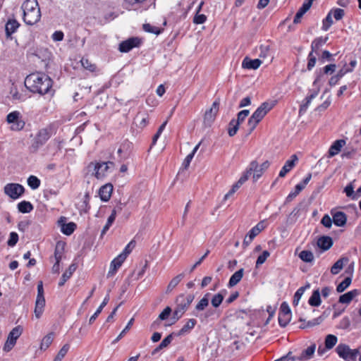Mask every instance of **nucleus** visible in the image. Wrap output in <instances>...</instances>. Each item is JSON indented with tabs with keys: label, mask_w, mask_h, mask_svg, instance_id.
I'll list each match as a JSON object with an SVG mask.
<instances>
[{
	"label": "nucleus",
	"mask_w": 361,
	"mask_h": 361,
	"mask_svg": "<svg viewBox=\"0 0 361 361\" xmlns=\"http://www.w3.org/2000/svg\"><path fill=\"white\" fill-rule=\"evenodd\" d=\"M206 20L207 16L204 14H200V13H196L193 18V23L197 25L202 24L205 23Z\"/></svg>",
	"instance_id": "nucleus-63"
},
{
	"label": "nucleus",
	"mask_w": 361,
	"mask_h": 361,
	"mask_svg": "<svg viewBox=\"0 0 361 361\" xmlns=\"http://www.w3.org/2000/svg\"><path fill=\"white\" fill-rule=\"evenodd\" d=\"M197 321L195 319H188L185 324L181 328V329L177 334L178 336H183L188 334L196 325Z\"/></svg>",
	"instance_id": "nucleus-29"
},
{
	"label": "nucleus",
	"mask_w": 361,
	"mask_h": 361,
	"mask_svg": "<svg viewBox=\"0 0 361 361\" xmlns=\"http://www.w3.org/2000/svg\"><path fill=\"white\" fill-rule=\"evenodd\" d=\"M135 246V241L132 240L124 248L123 251L120 254V255H123L125 259L128 257V255L132 252L133 249Z\"/></svg>",
	"instance_id": "nucleus-53"
},
{
	"label": "nucleus",
	"mask_w": 361,
	"mask_h": 361,
	"mask_svg": "<svg viewBox=\"0 0 361 361\" xmlns=\"http://www.w3.org/2000/svg\"><path fill=\"white\" fill-rule=\"evenodd\" d=\"M321 302L320 293L319 289H317L313 291L308 302L312 307H318L320 305Z\"/></svg>",
	"instance_id": "nucleus-34"
},
{
	"label": "nucleus",
	"mask_w": 361,
	"mask_h": 361,
	"mask_svg": "<svg viewBox=\"0 0 361 361\" xmlns=\"http://www.w3.org/2000/svg\"><path fill=\"white\" fill-rule=\"evenodd\" d=\"M224 298V294L223 292H220L213 296L211 302L214 307H218L222 302Z\"/></svg>",
	"instance_id": "nucleus-43"
},
{
	"label": "nucleus",
	"mask_w": 361,
	"mask_h": 361,
	"mask_svg": "<svg viewBox=\"0 0 361 361\" xmlns=\"http://www.w3.org/2000/svg\"><path fill=\"white\" fill-rule=\"evenodd\" d=\"M352 280L350 277H346L341 283H340L337 287L336 290L338 293L343 292L351 283Z\"/></svg>",
	"instance_id": "nucleus-48"
},
{
	"label": "nucleus",
	"mask_w": 361,
	"mask_h": 361,
	"mask_svg": "<svg viewBox=\"0 0 361 361\" xmlns=\"http://www.w3.org/2000/svg\"><path fill=\"white\" fill-rule=\"evenodd\" d=\"M6 121L11 123V129L13 130H20L25 126V122L20 118V113L14 111L9 113L6 116Z\"/></svg>",
	"instance_id": "nucleus-9"
},
{
	"label": "nucleus",
	"mask_w": 361,
	"mask_h": 361,
	"mask_svg": "<svg viewBox=\"0 0 361 361\" xmlns=\"http://www.w3.org/2000/svg\"><path fill=\"white\" fill-rule=\"evenodd\" d=\"M322 321H323V319L322 318V317H319L317 318L313 319L312 320L308 321L306 323V324H303V325L300 326V328L305 329V328H307V327H312V326L319 325V324L322 323Z\"/></svg>",
	"instance_id": "nucleus-54"
},
{
	"label": "nucleus",
	"mask_w": 361,
	"mask_h": 361,
	"mask_svg": "<svg viewBox=\"0 0 361 361\" xmlns=\"http://www.w3.org/2000/svg\"><path fill=\"white\" fill-rule=\"evenodd\" d=\"M133 322H134V319L132 318L130 319V321L128 322V323L127 324L126 326L125 327V329L123 330H122V331L120 333V334L116 337V338H115L113 342H112V344H115L118 341H120L123 337V336L126 334V333L130 329V327L132 326L133 324Z\"/></svg>",
	"instance_id": "nucleus-47"
},
{
	"label": "nucleus",
	"mask_w": 361,
	"mask_h": 361,
	"mask_svg": "<svg viewBox=\"0 0 361 361\" xmlns=\"http://www.w3.org/2000/svg\"><path fill=\"white\" fill-rule=\"evenodd\" d=\"M333 245V241L329 236H322L317 240V245L323 250H328Z\"/></svg>",
	"instance_id": "nucleus-27"
},
{
	"label": "nucleus",
	"mask_w": 361,
	"mask_h": 361,
	"mask_svg": "<svg viewBox=\"0 0 361 361\" xmlns=\"http://www.w3.org/2000/svg\"><path fill=\"white\" fill-rule=\"evenodd\" d=\"M82 67L90 71V72H95L97 71V66L94 63H92L91 61H90L87 59L82 58L80 61Z\"/></svg>",
	"instance_id": "nucleus-42"
},
{
	"label": "nucleus",
	"mask_w": 361,
	"mask_h": 361,
	"mask_svg": "<svg viewBox=\"0 0 361 361\" xmlns=\"http://www.w3.org/2000/svg\"><path fill=\"white\" fill-rule=\"evenodd\" d=\"M25 85L33 93L41 95L50 94L51 96L54 94V90L52 89V79L42 73L37 72L27 75L25 80Z\"/></svg>",
	"instance_id": "nucleus-1"
},
{
	"label": "nucleus",
	"mask_w": 361,
	"mask_h": 361,
	"mask_svg": "<svg viewBox=\"0 0 361 361\" xmlns=\"http://www.w3.org/2000/svg\"><path fill=\"white\" fill-rule=\"evenodd\" d=\"M265 228L264 221H259L256 226L251 228L248 233V237L250 239H254Z\"/></svg>",
	"instance_id": "nucleus-30"
},
{
	"label": "nucleus",
	"mask_w": 361,
	"mask_h": 361,
	"mask_svg": "<svg viewBox=\"0 0 361 361\" xmlns=\"http://www.w3.org/2000/svg\"><path fill=\"white\" fill-rule=\"evenodd\" d=\"M303 190L302 185H296L293 192L289 193L286 199V202H291L302 190Z\"/></svg>",
	"instance_id": "nucleus-44"
},
{
	"label": "nucleus",
	"mask_w": 361,
	"mask_h": 361,
	"mask_svg": "<svg viewBox=\"0 0 361 361\" xmlns=\"http://www.w3.org/2000/svg\"><path fill=\"white\" fill-rule=\"evenodd\" d=\"M142 27L145 32L153 33L157 35H159L161 32V29H160L158 27L152 26L149 23L144 24Z\"/></svg>",
	"instance_id": "nucleus-49"
},
{
	"label": "nucleus",
	"mask_w": 361,
	"mask_h": 361,
	"mask_svg": "<svg viewBox=\"0 0 361 361\" xmlns=\"http://www.w3.org/2000/svg\"><path fill=\"white\" fill-rule=\"evenodd\" d=\"M328 40V37H317L314 39L311 44V51L317 53L319 48L323 46Z\"/></svg>",
	"instance_id": "nucleus-32"
},
{
	"label": "nucleus",
	"mask_w": 361,
	"mask_h": 361,
	"mask_svg": "<svg viewBox=\"0 0 361 361\" xmlns=\"http://www.w3.org/2000/svg\"><path fill=\"white\" fill-rule=\"evenodd\" d=\"M142 43V40L138 37H131L127 40L123 41L119 44V51L121 52H128L134 47H137Z\"/></svg>",
	"instance_id": "nucleus-13"
},
{
	"label": "nucleus",
	"mask_w": 361,
	"mask_h": 361,
	"mask_svg": "<svg viewBox=\"0 0 361 361\" xmlns=\"http://www.w3.org/2000/svg\"><path fill=\"white\" fill-rule=\"evenodd\" d=\"M338 341V338L336 336L333 334H328L325 338V348L327 350H330L333 348Z\"/></svg>",
	"instance_id": "nucleus-36"
},
{
	"label": "nucleus",
	"mask_w": 361,
	"mask_h": 361,
	"mask_svg": "<svg viewBox=\"0 0 361 361\" xmlns=\"http://www.w3.org/2000/svg\"><path fill=\"white\" fill-rule=\"evenodd\" d=\"M76 228V224L73 222L63 224L61 226V232L67 235H71Z\"/></svg>",
	"instance_id": "nucleus-37"
},
{
	"label": "nucleus",
	"mask_w": 361,
	"mask_h": 361,
	"mask_svg": "<svg viewBox=\"0 0 361 361\" xmlns=\"http://www.w3.org/2000/svg\"><path fill=\"white\" fill-rule=\"evenodd\" d=\"M316 61V56L314 55L312 51H310L308 54V63L307 66L308 71H311L314 67Z\"/></svg>",
	"instance_id": "nucleus-56"
},
{
	"label": "nucleus",
	"mask_w": 361,
	"mask_h": 361,
	"mask_svg": "<svg viewBox=\"0 0 361 361\" xmlns=\"http://www.w3.org/2000/svg\"><path fill=\"white\" fill-rule=\"evenodd\" d=\"M270 253L267 250H264L257 259L256 261V267L262 265L267 259L269 257Z\"/></svg>",
	"instance_id": "nucleus-55"
},
{
	"label": "nucleus",
	"mask_w": 361,
	"mask_h": 361,
	"mask_svg": "<svg viewBox=\"0 0 361 361\" xmlns=\"http://www.w3.org/2000/svg\"><path fill=\"white\" fill-rule=\"evenodd\" d=\"M70 348V345L68 344H65L59 351L57 355L54 358L56 361H61L62 359L65 357L66 353H68Z\"/></svg>",
	"instance_id": "nucleus-50"
},
{
	"label": "nucleus",
	"mask_w": 361,
	"mask_h": 361,
	"mask_svg": "<svg viewBox=\"0 0 361 361\" xmlns=\"http://www.w3.org/2000/svg\"><path fill=\"white\" fill-rule=\"evenodd\" d=\"M331 213L333 217V222L336 226H343L345 225L347 221V216L344 212H334V210H332Z\"/></svg>",
	"instance_id": "nucleus-17"
},
{
	"label": "nucleus",
	"mask_w": 361,
	"mask_h": 361,
	"mask_svg": "<svg viewBox=\"0 0 361 361\" xmlns=\"http://www.w3.org/2000/svg\"><path fill=\"white\" fill-rule=\"evenodd\" d=\"M332 221L333 219H331L328 214H325L321 220V223L322 224V225L326 228L331 227Z\"/></svg>",
	"instance_id": "nucleus-64"
},
{
	"label": "nucleus",
	"mask_w": 361,
	"mask_h": 361,
	"mask_svg": "<svg viewBox=\"0 0 361 361\" xmlns=\"http://www.w3.org/2000/svg\"><path fill=\"white\" fill-rule=\"evenodd\" d=\"M22 332L23 329L20 326H16L11 331L4 346V351L9 352L13 348L17 339L20 337Z\"/></svg>",
	"instance_id": "nucleus-8"
},
{
	"label": "nucleus",
	"mask_w": 361,
	"mask_h": 361,
	"mask_svg": "<svg viewBox=\"0 0 361 361\" xmlns=\"http://www.w3.org/2000/svg\"><path fill=\"white\" fill-rule=\"evenodd\" d=\"M45 306V299L44 297V288L42 282L40 281L37 285V295L35 301V315L39 319L41 317L44 308Z\"/></svg>",
	"instance_id": "nucleus-7"
},
{
	"label": "nucleus",
	"mask_w": 361,
	"mask_h": 361,
	"mask_svg": "<svg viewBox=\"0 0 361 361\" xmlns=\"http://www.w3.org/2000/svg\"><path fill=\"white\" fill-rule=\"evenodd\" d=\"M333 24V20L331 17V12H329L326 17L323 20L322 22V30L327 31Z\"/></svg>",
	"instance_id": "nucleus-51"
},
{
	"label": "nucleus",
	"mask_w": 361,
	"mask_h": 361,
	"mask_svg": "<svg viewBox=\"0 0 361 361\" xmlns=\"http://www.w3.org/2000/svg\"><path fill=\"white\" fill-rule=\"evenodd\" d=\"M261 64V60L258 59H251L248 57H245L242 62L243 68L252 70L257 69Z\"/></svg>",
	"instance_id": "nucleus-19"
},
{
	"label": "nucleus",
	"mask_w": 361,
	"mask_h": 361,
	"mask_svg": "<svg viewBox=\"0 0 361 361\" xmlns=\"http://www.w3.org/2000/svg\"><path fill=\"white\" fill-rule=\"evenodd\" d=\"M228 126H229V127L228 129V133L229 136L233 137L236 134V133L239 128V125L238 124V122H235V119H232L230 121Z\"/></svg>",
	"instance_id": "nucleus-46"
},
{
	"label": "nucleus",
	"mask_w": 361,
	"mask_h": 361,
	"mask_svg": "<svg viewBox=\"0 0 361 361\" xmlns=\"http://www.w3.org/2000/svg\"><path fill=\"white\" fill-rule=\"evenodd\" d=\"M40 180L35 176L31 175L27 178V185L32 190L37 189L40 185Z\"/></svg>",
	"instance_id": "nucleus-40"
},
{
	"label": "nucleus",
	"mask_w": 361,
	"mask_h": 361,
	"mask_svg": "<svg viewBox=\"0 0 361 361\" xmlns=\"http://www.w3.org/2000/svg\"><path fill=\"white\" fill-rule=\"evenodd\" d=\"M316 345L314 343L311 345L301 353L300 355L298 357V360L304 361L311 359L314 353Z\"/></svg>",
	"instance_id": "nucleus-22"
},
{
	"label": "nucleus",
	"mask_w": 361,
	"mask_h": 361,
	"mask_svg": "<svg viewBox=\"0 0 361 361\" xmlns=\"http://www.w3.org/2000/svg\"><path fill=\"white\" fill-rule=\"evenodd\" d=\"M52 134L53 128L51 126H47L40 129L34 138L32 147L35 149H38L39 147L44 145L51 137Z\"/></svg>",
	"instance_id": "nucleus-5"
},
{
	"label": "nucleus",
	"mask_w": 361,
	"mask_h": 361,
	"mask_svg": "<svg viewBox=\"0 0 361 361\" xmlns=\"http://www.w3.org/2000/svg\"><path fill=\"white\" fill-rule=\"evenodd\" d=\"M219 102L216 100L213 102L209 109L207 110L204 116V124L210 126L215 120L216 116L219 109Z\"/></svg>",
	"instance_id": "nucleus-11"
},
{
	"label": "nucleus",
	"mask_w": 361,
	"mask_h": 361,
	"mask_svg": "<svg viewBox=\"0 0 361 361\" xmlns=\"http://www.w3.org/2000/svg\"><path fill=\"white\" fill-rule=\"evenodd\" d=\"M54 340V334L53 333L49 334L47 336H45L40 345V349L41 350H46L47 349L49 345L51 344Z\"/></svg>",
	"instance_id": "nucleus-38"
},
{
	"label": "nucleus",
	"mask_w": 361,
	"mask_h": 361,
	"mask_svg": "<svg viewBox=\"0 0 361 361\" xmlns=\"http://www.w3.org/2000/svg\"><path fill=\"white\" fill-rule=\"evenodd\" d=\"M279 314L291 316L290 309L286 302H282L281 305Z\"/></svg>",
	"instance_id": "nucleus-59"
},
{
	"label": "nucleus",
	"mask_w": 361,
	"mask_h": 361,
	"mask_svg": "<svg viewBox=\"0 0 361 361\" xmlns=\"http://www.w3.org/2000/svg\"><path fill=\"white\" fill-rule=\"evenodd\" d=\"M336 64H329L323 68V69H320L319 72H317V77L315 79L314 84H315L319 80L322 73L324 74H332L336 71Z\"/></svg>",
	"instance_id": "nucleus-33"
},
{
	"label": "nucleus",
	"mask_w": 361,
	"mask_h": 361,
	"mask_svg": "<svg viewBox=\"0 0 361 361\" xmlns=\"http://www.w3.org/2000/svg\"><path fill=\"white\" fill-rule=\"evenodd\" d=\"M210 293H206L195 306L197 311L204 310L209 305Z\"/></svg>",
	"instance_id": "nucleus-35"
},
{
	"label": "nucleus",
	"mask_w": 361,
	"mask_h": 361,
	"mask_svg": "<svg viewBox=\"0 0 361 361\" xmlns=\"http://www.w3.org/2000/svg\"><path fill=\"white\" fill-rule=\"evenodd\" d=\"M125 260V257L120 255L114 258L111 262L110 268L107 274V277L109 278L114 276Z\"/></svg>",
	"instance_id": "nucleus-14"
},
{
	"label": "nucleus",
	"mask_w": 361,
	"mask_h": 361,
	"mask_svg": "<svg viewBox=\"0 0 361 361\" xmlns=\"http://www.w3.org/2000/svg\"><path fill=\"white\" fill-rule=\"evenodd\" d=\"M330 12H331V15H334V17L336 20H340L345 15L344 10L341 8H335L331 10Z\"/></svg>",
	"instance_id": "nucleus-62"
},
{
	"label": "nucleus",
	"mask_w": 361,
	"mask_h": 361,
	"mask_svg": "<svg viewBox=\"0 0 361 361\" xmlns=\"http://www.w3.org/2000/svg\"><path fill=\"white\" fill-rule=\"evenodd\" d=\"M345 144L344 140H337L330 147L329 150V157H334L339 153L343 146Z\"/></svg>",
	"instance_id": "nucleus-24"
},
{
	"label": "nucleus",
	"mask_w": 361,
	"mask_h": 361,
	"mask_svg": "<svg viewBox=\"0 0 361 361\" xmlns=\"http://www.w3.org/2000/svg\"><path fill=\"white\" fill-rule=\"evenodd\" d=\"M291 316L279 314V324L281 327H285L290 321Z\"/></svg>",
	"instance_id": "nucleus-58"
},
{
	"label": "nucleus",
	"mask_w": 361,
	"mask_h": 361,
	"mask_svg": "<svg viewBox=\"0 0 361 361\" xmlns=\"http://www.w3.org/2000/svg\"><path fill=\"white\" fill-rule=\"evenodd\" d=\"M307 288H310V284H307L306 286L300 287L297 290L293 297V305H297L298 304L300 299Z\"/></svg>",
	"instance_id": "nucleus-45"
},
{
	"label": "nucleus",
	"mask_w": 361,
	"mask_h": 361,
	"mask_svg": "<svg viewBox=\"0 0 361 361\" xmlns=\"http://www.w3.org/2000/svg\"><path fill=\"white\" fill-rule=\"evenodd\" d=\"M113 191V186L111 184H106L102 186L99 191V195L103 202L109 200Z\"/></svg>",
	"instance_id": "nucleus-18"
},
{
	"label": "nucleus",
	"mask_w": 361,
	"mask_h": 361,
	"mask_svg": "<svg viewBox=\"0 0 361 361\" xmlns=\"http://www.w3.org/2000/svg\"><path fill=\"white\" fill-rule=\"evenodd\" d=\"M194 298L195 297L192 294H189L188 295L180 294L176 298V307L185 313L193 301Z\"/></svg>",
	"instance_id": "nucleus-12"
},
{
	"label": "nucleus",
	"mask_w": 361,
	"mask_h": 361,
	"mask_svg": "<svg viewBox=\"0 0 361 361\" xmlns=\"http://www.w3.org/2000/svg\"><path fill=\"white\" fill-rule=\"evenodd\" d=\"M348 257H342L333 264L331 268V273L334 275L338 274L343 269L344 264L348 263Z\"/></svg>",
	"instance_id": "nucleus-21"
},
{
	"label": "nucleus",
	"mask_w": 361,
	"mask_h": 361,
	"mask_svg": "<svg viewBox=\"0 0 361 361\" xmlns=\"http://www.w3.org/2000/svg\"><path fill=\"white\" fill-rule=\"evenodd\" d=\"M249 110L245 109L240 111L237 115V119H235V122H238V124L240 125L245 121V118L249 115Z\"/></svg>",
	"instance_id": "nucleus-57"
},
{
	"label": "nucleus",
	"mask_w": 361,
	"mask_h": 361,
	"mask_svg": "<svg viewBox=\"0 0 361 361\" xmlns=\"http://www.w3.org/2000/svg\"><path fill=\"white\" fill-rule=\"evenodd\" d=\"M18 241V235L16 232H11L10 233L9 239L7 244L10 247H13L16 245Z\"/></svg>",
	"instance_id": "nucleus-61"
},
{
	"label": "nucleus",
	"mask_w": 361,
	"mask_h": 361,
	"mask_svg": "<svg viewBox=\"0 0 361 361\" xmlns=\"http://www.w3.org/2000/svg\"><path fill=\"white\" fill-rule=\"evenodd\" d=\"M257 167V161H252L249 167L247 169L245 172L243 174V176H246L247 180L249 178V177L251 176V174L254 173V170L256 169Z\"/></svg>",
	"instance_id": "nucleus-60"
},
{
	"label": "nucleus",
	"mask_w": 361,
	"mask_h": 361,
	"mask_svg": "<svg viewBox=\"0 0 361 361\" xmlns=\"http://www.w3.org/2000/svg\"><path fill=\"white\" fill-rule=\"evenodd\" d=\"M312 4V0H307L302 4L294 17L293 23L298 24L300 22L302 17L310 8Z\"/></svg>",
	"instance_id": "nucleus-16"
},
{
	"label": "nucleus",
	"mask_w": 361,
	"mask_h": 361,
	"mask_svg": "<svg viewBox=\"0 0 361 361\" xmlns=\"http://www.w3.org/2000/svg\"><path fill=\"white\" fill-rule=\"evenodd\" d=\"M244 269H240L235 271L230 278L228 286L229 287H233L237 285L242 279L243 276Z\"/></svg>",
	"instance_id": "nucleus-28"
},
{
	"label": "nucleus",
	"mask_w": 361,
	"mask_h": 361,
	"mask_svg": "<svg viewBox=\"0 0 361 361\" xmlns=\"http://www.w3.org/2000/svg\"><path fill=\"white\" fill-rule=\"evenodd\" d=\"M270 164L268 161H265L260 166L258 165L257 162L256 169L254 170L253 178L255 180L259 179L263 173L269 168Z\"/></svg>",
	"instance_id": "nucleus-25"
},
{
	"label": "nucleus",
	"mask_w": 361,
	"mask_h": 361,
	"mask_svg": "<svg viewBox=\"0 0 361 361\" xmlns=\"http://www.w3.org/2000/svg\"><path fill=\"white\" fill-rule=\"evenodd\" d=\"M183 277L184 274H180L173 278L167 286V291H171L175 287H176V286L181 281Z\"/></svg>",
	"instance_id": "nucleus-39"
},
{
	"label": "nucleus",
	"mask_w": 361,
	"mask_h": 361,
	"mask_svg": "<svg viewBox=\"0 0 361 361\" xmlns=\"http://www.w3.org/2000/svg\"><path fill=\"white\" fill-rule=\"evenodd\" d=\"M359 293L360 292L357 289L350 290L343 295H341L339 297L338 302L343 304H349L355 297L359 295Z\"/></svg>",
	"instance_id": "nucleus-20"
},
{
	"label": "nucleus",
	"mask_w": 361,
	"mask_h": 361,
	"mask_svg": "<svg viewBox=\"0 0 361 361\" xmlns=\"http://www.w3.org/2000/svg\"><path fill=\"white\" fill-rule=\"evenodd\" d=\"M271 109V106L267 102L262 103L249 118L247 121L248 133L250 134L263 119Z\"/></svg>",
	"instance_id": "nucleus-3"
},
{
	"label": "nucleus",
	"mask_w": 361,
	"mask_h": 361,
	"mask_svg": "<svg viewBox=\"0 0 361 361\" xmlns=\"http://www.w3.org/2000/svg\"><path fill=\"white\" fill-rule=\"evenodd\" d=\"M4 193L13 200L20 198L25 192V188L19 183H7L4 187Z\"/></svg>",
	"instance_id": "nucleus-6"
},
{
	"label": "nucleus",
	"mask_w": 361,
	"mask_h": 361,
	"mask_svg": "<svg viewBox=\"0 0 361 361\" xmlns=\"http://www.w3.org/2000/svg\"><path fill=\"white\" fill-rule=\"evenodd\" d=\"M336 352L338 356L345 361H355L359 354L358 349H350L349 345L341 343L336 348Z\"/></svg>",
	"instance_id": "nucleus-4"
},
{
	"label": "nucleus",
	"mask_w": 361,
	"mask_h": 361,
	"mask_svg": "<svg viewBox=\"0 0 361 361\" xmlns=\"http://www.w3.org/2000/svg\"><path fill=\"white\" fill-rule=\"evenodd\" d=\"M23 20L27 25H32L41 18V12L37 0H26L22 5Z\"/></svg>",
	"instance_id": "nucleus-2"
},
{
	"label": "nucleus",
	"mask_w": 361,
	"mask_h": 361,
	"mask_svg": "<svg viewBox=\"0 0 361 361\" xmlns=\"http://www.w3.org/2000/svg\"><path fill=\"white\" fill-rule=\"evenodd\" d=\"M114 166V162L107 161L94 164V176L97 179L103 178L107 175L109 171Z\"/></svg>",
	"instance_id": "nucleus-10"
},
{
	"label": "nucleus",
	"mask_w": 361,
	"mask_h": 361,
	"mask_svg": "<svg viewBox=\"0 0 361 361\" xmlns=\"http://www.w3.org/2000/svg\"><path fill=\"white\" fill-rule=\"evenodd\" d=\"M18 209L20 213H30L34 209L33 205L30 202L23 200L19 202L17 205Z\"/></svg>",
	"instance_id": "nucleus-31"
},
{
	"label": "nucleus",
	"mask_w": 361,
	"mask_h": 361,
	"mask_svg": "<svg viewBox=\"0 0 361 361\" xmlns=\"http://www.w3.org/2000/svg\"><path fill=\"white\" fill-rule=\"evenodd\" d=\"M63 253V246L59 243H57L54 250V259L55 261L60 262Z\"/></svg>",
	"instance_id": "nucleus-52"
},
{
	"label": "nucleus",
	"mask_w": 361,
	"mask_h": 361,
	"mask_svg": "<svg viewBox=\"0 0 361 361\" xmlns=\"http://www.w3.org/2000/svg\"><path fill=\"white\" fill-rule=\"evenodd\" d=\"M20 24L16 20H9L5 26V31L7 37H10L18 28Z\"/></svg>",
	"instance_id": "nucleus-23"
},
{
	"label": "nucleus",
	"mask_w": 361,
	"mask_h": 361,
	"mask_svg": "<svg viewBox=\"0 0 361 361\" xmlns=\"http://www.w3.org/2000/svg\"><path fill=\"white\" fill-rule=\"evenodd\" d=\"M298 158L296 154H293L290 157V159L287 160L284 164V166L281 169L279 177L283 178L285 177L286 175L292 170V169L295 166Z\"/></svg>",
	"instance_id": "nucleus-15"
},
{
	"label": "nucleus",
	"mask_w": 361,
	"mask_h": 361,
	"mask_svg": "<svg viewBox=\"0 0 361 361\" xmlns=\"http://www.w3.org/2000/svg\"><path fill=\"white\" fill-rule=\"evenodd\" d=\"M299 257L305 262H312L314 260L313 253L310 250H302L299 254Z\"/></svg>",
	"instance_id": "nucleus-41"
},
{
	"label": "nucleus",
	"mask_w": 361,
	"mask_h": 361,
	"mask_svg": "<svg viewBox=\"0 0 361 361\" xmlns=\"http://www.w3.org/2000/svg\"><path fill=\"white\" fill-rule=\"evenodd\" d=\"M76 270V266L74 264H72L69 266L68 269L63 274L60 281L59 282V286H62L65 284V283L71 277L73 272Z\"/></svg>",
	"instance_id": "nucleus-26"
}]
</instances>
